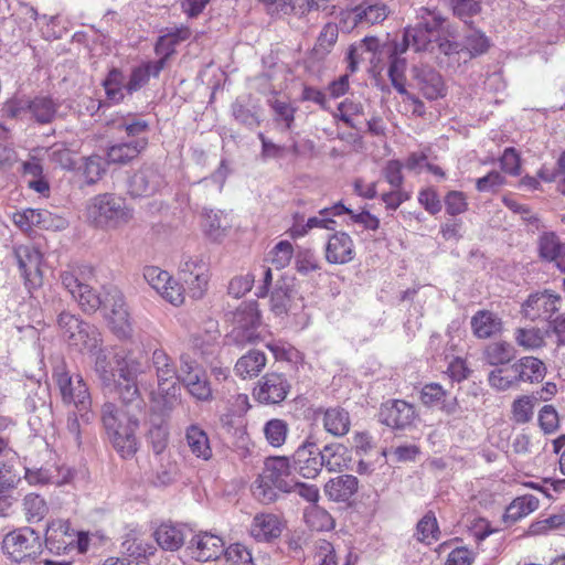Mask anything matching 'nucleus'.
I'll return each mask as SVG.
<instances>
[{"mask_svg":"<svg viewBox=\"0 0 565 565\" xmlns=\"http://www.w3.org/2000/svg\"><path fill=\"white\" fill-rule=\"evenodd\" d=\"M122 403L120 411L107 402L102 406L103 426L114 448L122 458L131 457L138 449L136 431L146 415L147 404L141 397L136 381L118 385Z\"/></svg>","mask_w":565,"mask_h":565,"instance_id":"1","label":"nucleus"},{"mask_svg":"<svg viewBox=\"0 0 565 565\" xmlns=\"http://www.w3.org/2000/svg\"><path fill=\"white\" fill-rule=\"evenodd\" d=\"M295 488V476L287 457H273L265 461L262 473L252 486L253 495L268 504L278 498V492L290 493Z\"/></svg>","mask_w":565,"mask_h":565,"instance_id":"2","label":"nucleus"},{"mask_svg":"<svg viewBox=\"0 0 565 565\" xmlns=\"http://www.w3.org/2000/svg\"><path fill=\"white\" fill-rule=\"evenodd\" d=\"M52 379L58 388L64 405L73 406L84 424L89 425L95 414L88 386L79 374H71L64 362L53 369Z\"/></svg>","mask_w":565,"mask_h":565,"instance_id":"3","label":"nucleus"},{"mask_svg":"<svg viewBox=\"0 0 565 565\" xmlns=\"http://www.w3.org/2000/svg\"><path fill=\"white\" fill-rule=\"evenodd\" d=\"M87 220L100 228H117L132 218L126 202L110 193L98 194L86 206Z\"/></svg>","mask_w":565,"mask_h":565,"instance_id":"4","label":"nucleus"},{"mask_svg":"<svg viewBox=\"0 0 565 565\" xmlns=\"http://www.w3.org/2000/svg\"><path fill=\"white\" fill-rule=\"evenodd\" d=\"M92 274L88 267H70L60 274L63 287L85 313L96 312L103 303L100 295L88 284Z\"/></svg>","mask_w":565,"mask_h":565,"instance_id":"5","label":"nucleus"},{"mask_svg":"<svg viewBox=\"0 0 565 565\" xmlns=\"http://www.w3.org/2000/svg\"><path fill=\"white\" fill-rule=\"evenodd\" d=\"M57 324L68 345L81 352L97 351L102 344L99 330L94 324L83 321L76 315L62 311L57 317Z\"/></svg>","mask_w":565,"mask_h":565,"instance_id":"6","label":"nucleus"},{"mask_svg":"<svg viewBox=\"0 0 565 565\" xmlns=\"http://www.w3.org/2000/svg\"><path fill=\"white\" fill-rule=\"evenodd\" d=\"M420 22L405 30L401 46V52H406L412 47L415 52L428 50L431 42V33L436 31L445 21V18L436 8L422 7L418 10Z\"/></svg>","mask_w":565,"mask_h":565,"instance_id":"7","label":"nucleus"},{"mask_svg":"<svg viewBox=\"0 0 565 565\" xmlns=\"http://www.w3.org/2000/svg\"><path fill=\"white\" fill-rule=\"evenodd\" d=\"M232 330L226 335L228 343L243 347L259 338L260 315L255 302H244L232 312Z\"/></svg>","mask_w":565,"mask_h":565,"instance_id":"8","label":"nucleus"},{"mask_svg":"<svg viewBox=\"0 0 565 565\" xmlns=\"http://www.w3.org/2000/svg\"><path fill=\"white\" fill-rule=\"evenodd\" d=\"M41 546L39 534L31 527H22L10 532L2 541L4 553L15 563L35 557L40 553Z\"/></svg>","mask_w":565,"mask_h":565,"instance_id":"9","label":"nucleus"},{"mask_svg":"<svg viewBox=\"0 0 565 565\" xmlns=\"http://www.w3.org/2000/svg\"><path fill=\"white\" fill-rule=\"evenodd\" d=\"M179 279L193 299L202 298L210 280L209 264L199 256L185 257L179 267Z\"/></svg>","mask_w":565,"mask_h":565,"instance_id":"10","label":"nucleus"},{"mask_svg":"<svg viewBox=\"0 0 565 565\" xmlns=\"http://www.w3.org/2000/svg\"><path fill=\"white\" fill-rule=\"evenodd\" d=\"M13 255L26 288L32 289L41 286V252L33 245H19L14 247Z\"/></svg>","mask_w":565,"mask_h":565,"instance_id":"11","label":"nucleus"},{"mask_svg":"<svg viewBox=\"0 0 565 565\" xmlns=\"http://www.w3.org/2000/svg\"><path fill=\"white\" fill-rule=\"evenodd\" d=\"M298 301L301 302L302 299L298 297L294 278L281 276L270 294V310L276 316L295 313L302 308V305H299Z\"/></svg>","mask_w":565,"mask_h":565,"instance_id":"12","label":"nucleus"},{"mask_svg":"<svg viewBox=\"0 0 565 565\" xmlns=\"http://www.w3.org/2000/svg\"><path fill=\"white\" fill-rule=\"evenodd\" d=\"M561 305L559 295L545 290L529 296L522 305V313L530 321H547L559 310Z\"/></svg>","mask_w":565,"mask_h":565,"instance_id":"13","label":"nucleus"},{"mask_svg":"<svg viewBox=\"0 0 565 565\" xmlns=\"http://www.w3.org/2000/svg\"><path fill=\"white\" fill-rule=\"evenodd\" d=\"M294 469L303 478H316L323 468L321 450L316 441L308 437L292 455Z\"/></svg>","mask_w":565,"mask_h":565,"instance_id":"14","label":"nucleus"},{"mask_svg":"<svg viewBox=\"0 0 565 565\" xmlns=\"http://www.w3.org/2000/svg\"><path fill=\"white\" fill-rule=\"evenodd\" d=\"M416 418L414 405L403 399H391L381 405L379 420L392 429H405Z\"/></svg>","mask_w":565,"mask_h":565,"instance_id":"15","label":"nucleus"},{"mask_svg":"<svg viewBox=\"0 0 565 565\" xmlns=\"http://www.w3.org/2000/svg\"><path fill=\"white\" fill-rule=\"evenodd\" d=\"M411 72L416 88L425 98L436 100L446 95V85L443 76L431 66H413Z\"/></svg>","mask_w":565,"mask_h":565,"instance_id":"16","label":"nucleus"},{"mask_svg":"<svg viewBox=\"0 0 565 565\" xmlns=\"http://www.w3.org/2000/svg\"><path fill=\"white\" fill-rule=\"evenodd\" d=\"M164 185V178L154 166H142L129 179V193L132 196H150Z\"/></svg>","mask_w":565,"mask_h":565,"instance_id":"17","label":"nucleus"},{"mask_svg":"<svg viewBox=\"0 0 565 565\" xmlns=\"http://www.w3.org/2000/svg\"><path fill=\"white\" fill-rule=\"evenodd\" d=\"M189 548L199 562L215 561L224 553V541L218 535L201 532L191 539Z\"/></svg>","mask_w":565,"mask_h":565,"instance_id":"18","label":"nucleus"},{"mask_svg":"<svg viewBox=\"0 0 565 565\" xmlns=\"http://www.w3.org/2000/svg\"><path fill=\"white\" fill-rule=\"evenodd\" d=\"M73 477V472L68 467L51 465L41 468H25L24 479L31 486H63Z\"/></svg>","mask_w":565,"mask_h":565,"instance_id":"19","label":"nucleus"},{"mask_svg":"<svg viewBox=\"0 0 565 565\" xmlns=\"http://www.w3.org/2000/svg\"><path fill=\"white\" fill-rule=\"evenodd\" d=\"M324 257L329 264L343 265L355 257L354 243L345 232H335L327 242Z\"/></svg>","mask_w":565,"mask_h":565,"instance_id":"20","label":"nucleus"},{"mask_svg":"<svg viewBox=\"0 0 565 565\" xmlns=\"http://www.w3.org/2000/svg\"><path fill=\"white\" fill-rule=\"evenodd\" d=\"M75 541L76 534L71 529L68 521L55 520L47 525L45 544L51 552L65 553L68 548L74 547Z\"/></svg>","mask_w":565,"mask_h":565,"instance_id":"21","label":"nucleus"},{"mask_svg":"<svg viewBox=\"0 0 565 565\" xmlns=\"http://www.w3.org/2000/svg\"><path fill=\"white\" fill-rule=\"evenodd\" d=\"M289 388L290 385L282 374L268 373L263 377L255 396L260 403L278 404L286 398Z\"/></svg>","mask_w":565,"mask_h":565,"instance_id":"22","label":"nucleus"},{"mask_svg":"<svg viewBox=\"0 0 565 565\" xmlns=\"http://www.w3.org/2000/svg\"><path fill=\"white\" fill-rule=\"evenodd\" d=\"M315 414L316 418L321 416L322 426L328 434L343 437L350 431L351 419L349 412L344 408L340 406L318 408Z\"/></svg>","mask_w":565,"mask_h":565,"instance_id":"23","label":"nucleus"},{"mask_svg":"<svg viewBox=\"0 0 565 565\" xmlns=\"http://www.w3.org/2000/svg\"><path fill=\"white\" fill-rule=\"evenodd\" d=\"M448 393L438 383L425 384L419 393V399L426 407H438L447 415L455 414L458 409V403L456 398L447 401Z\"/></svg>","mask_w":565,"mask_h":565,"instance_id":"24","label":"nucleus"},{"mask_svg":"<svg viewBox=\"0 0 565 565\" xmlns=\"http://www.w3.org/2000/svg\"><path fill=\"white\" fill-rule=\"evenodd\" d=\"M382 51L388 55L390 66L387 74L393 87L399 94H406L405 71L407 63L406 60L401 56L404 52H401L398 43L385 44L382 46Z\"/></svg>","mask_w":565,"mask_h":565,"instance_id":"25","label":"nucleus"},{"mask_svg":"<svg viewBox=\"0 0 565 565\" xmlns=\"http://www.w3.org/2000/svg\"><path fill=\"white\" fill-rule=\"evenodd\" d=\"M548 335L550 329L535 326L518 327L513 330L515 345L527 352H536L545 348Z\"/></svg>","mask_w":565,"mask_h":565,"instance_id":"26","label":"nucleus"},{"mask_svg":"<svg viewBox=\"0 0 565 565\" xmlns=\"http://www.w3.org/2000/svg\"><path fill=\"white\" fill-rule=\"evenodd\" d=\"M471 329L478 339H489L500 334L503 330L502 319L489 310H479L471 317Z\"/></svg>","mask_w":565,"mask_h":565,"instance_id":"27","label":"nucleus"},{"mask_svg":"<svg viewBox=\"0 0 565 565\" xmlns=\"http://www.w3.org/2000/svg\"><path fill=\"white\" fill-rule=\"evenodd\" d=\"M146 149L143 141L122 140L107 148V163L127 164L137 159Z\"/></svg>","mask_w":565,"mask_h":565,"instance_id":"28","label":"nucleus"},{"mask_svg":"<svg viewBox=\"0 0 565 565\" xmlns=\"http://www.w3.org/2000/svg\"><path fill=\"white\" fill-rule=\"evenodd\" d=\"M114 126L116 130L124 131L126 134V138L124 140L143 141L145 147H148L150 125L147 120L137 116L127 115L114 120Z\"/></svg>","mask_w":565,"mask_h":565,"instance_id":"29","label":"nucleus"},{"mask_svg":"<svg viewBox=\"0 0 565 565\" xmlns=\"http://www.w3.org/2000/svg\"><path fill=\"white\" fill-rule=\"evenodd\" d=\"M541 258L554 262L557 268L565 271V244H562L555 233H544L539 238Z\"/></svg>","mask_w":565,"mask_h":565,"instance_id":"30","label":"nucleus"},{"mask_svg":"<svg viewBox=\"0 0 565 565\" xmlns=\"http://www.w3.org/2000/svg\"><path fill=\"white\" fill-rule=\"evenodd\" d=\"M162 70V61H149L134 67L125 86L126 92L130 95L138 92L148 84L150 77H159Z\"/></svg>","mask_w":565,"mask_h":565,"instance_id":"31","label":"nucleus"},{"mask_svg":"<svg viewBox=\"0 0 565 565\" xmlns=\"http://www.w3.org/2000/svg\"><path fill=\"white\" fill-rule=\"evenodd\" d=\"M358 478L352 475H341L330 479L324 486L326 494L335 502H345L358 491Z\"/></svg>","mask_w":565,"mask_h":565,"instance_id":"32","label":"nucleus"},{"mask_svg":"<svg viewBox=\"0 0 565 565\" xmlns=\"http://www.w3.org/2000/svg\"><path fill=\"white\" fill-rule=\"evenodd\" d=\"M119 379L124 382L136 381L137 376L145 372L146 364L138 356L125 350H118L114 353Z\"/></svg>","mask_w":565,"mask_h":565,"instance_id":"33","label":"nucleus"},{"mask_svg":"<svg viewBox=\"0 0 565 565\" xmlns=\"http://www.w3.org/2000/svg\"><path fill=\"white\" fill-rule=\"evenodd\" d=\"M388 15V9L384 3H362L348 13V18L354 25H373L383 22Z\"/></svg>","mask_w":565,"mask_h":565,"instance_id":"34","label":"nucleus"},{"mask_svg":"<svg viewBox=\"0 0 565 565\" xmlns=\"http://www.w3.org/2000/svg\"><path fill=\"white\" fill-rule=\"evenodd\" d=\"M250 533L258 541L276 539L281 533V522L273 513L256 514L250 526Z\"/></svg>","mask_w":565,"mask_h":565,"instance_id":"35","label":"nucleus"},{"mask_svg":"<svg viewBox=\"0 0 565 565\" xmlns=\"http://www.w3.org/2000/svg\"><path fill=\"white\" fill-rule=\"evenodd\" d=\"M321 450L323 467L330 471H342L349 468L351 461V452L347 446L340 443H331L326 445Z\"/></svg>","mask_w":565,"mask_h":565,"instance_id":"36","label":"nucleus"},{"mask_svg":"<svg viewBox=\"0 0 565 565\" xmlns=\"http://www.w3.org/2000/svg\"><path fill=\"white\" fill-rule=\"evenodd\" d=\"M515 361L521 383L534 384L544 380L547 369L541 359L534 355H524Z\"/></svg>","mask_w":565,"mask_h":565,"instance_id":"37","label":"nucleus"},{"mask_svg":"<svg viewBox=\"0 0 565 565\" xmlns=\"http://www.w3.org/2000/svg\"><path fill=\"white\" fill-rule=\"evenodd\" d=\"M516 361L494 367L488 374L489 385L500 392L518 386L520 382Z\"/></svg>","mask_w":565,"mask_h":565,"instance_id":"38","label":"nucleus"},{"mask_svg":"<svg viewBox=\"0 0 565 565\" xmlns=\"http://www.w3.org/2000/svg\"><path fill=\"white\" fill-rule=\"evenodd\" d=\"M185 440L196 458L205 461L212 458L213 451L209 436L199 425L193 424L185 429Z\"/></svg>","mask_w":565,"mask_h":565,"instance_id":"39","label":"nucleus"},{"mask_svg":"<svg viewBox=\"0 0 565 565\" xmlns=\"http://www.w3.org/2000/svg\"><path fill=\"white\" fill-rule=\"evenodd\" d=\"M515 348L507 341H494L489 343L483 350V360L487 364L494 367L509 364L514 360Z\"/></svg>","mask_w":565,"mask_h":565,"instance_id":"40","label":"nucleus"},{"mask_svg":"<svg viewBox=\"0 0 565 565\" xmlns=\"http://www.w3.org/2000/svg\"><path fill=\"white\" fill-rule=\"evenodd\" d=\"M158 545L166 551H178L184 543L183 529L171 523H162L153 534Z\"/></svg>","mask_w":565,"mask_h":565,"instance_id":"41","label":"nucleus"},{"mask_svg":"<svg viewBox=\"0 0 565 565\" xmlns=\"http://www.w3.org/2000/svg\"><path fill=\"white\" fill-rule=\"evenodd\" d=\"M265 365V353L258 350H250L237 360L234 371L242 379L254 377L262 372Z\"/></svg>","mask_w":565,"mask_h":565,"instance_id":"42","label":"nucleus"},{"mask_svg":"<svg viewBox=\"0 0 565 565\" xmlns=\"http://www.w3.org/2000/svg\"><path fill=\"white\" fill-rule=\"evenodd\" d=\"M28 114L39 124H49L54 120L57 104L47 96H38L28 100Z\"/></svg>","mask_w":565,"mask_h":565,"instance_id":"43","label":"nucleus"},{"mask_svg":"<svg viewBox=\"0 0 565 565\" xmlns=\"http://www.w3.org/2000/svg\"><path fill=\"white\" fill-rule=\"evenodd\" d=\"M151 365L154 370L157 384L177 381V367L172 359L161 349L152 352Z\"/></svg>","mask_w":565,"mask_h":565,"instance_id":"44","label":"nucleus"},{"mask_svg":"<svg viewBox=\"0 0 565 565\" xmlns=\"http://www.w3.org/2000/svg\"><path fill=\"white\" fill-rule=\"evenodd\" d=\"M156 391L150 393L151 401L160 405L163 411H171L180 402L181 388L178 381L168 384H157Z\"/></svg>","mask_w":565,"mask_h":565,"instance_id":"45","label":"nucleus"},{"mask_svg":"<svg viewBox=\"0 0 565 565\" xmlns=\"http://www.w3.org/2000/svg\"><path fill=\"white\" fill-rule=\"evenodd\" d=\"M313 565H337L334 546L327 539L317 536L309 543Z\"/></svg>","mask_w":565,"mask_h":565,"instance_id":"46","label":"nucleus"},{"mask_svg":"<svg viewBox=\"0 0 565 565\" xmlns=\"http://www.w3.org/2000/svg\"><path fill=\"white\" fill-rule=\"evenodd\" d=\"M181 384L186 388L188 393L200 402H207L212 399V387L204 371L190 375L184 379Z\"/></svg>","mask_w":565,"mask_h":565,"instance_id":"47","label":"nucleus"},{"mask_svg":"<svg viewBox=\"0 0 565 565\" xmlns=\"http://www.w3.org/2000/svg\"><path fill=\"white\" fill-rule=\"evenodd\" d=\"M121 547L125 554L136 559L147 558L156 552V547L152 543L137 536L135 533L126 535Z\"/></svg>","mask_w":565,"mask_h":565,"instance_id":"48","label":"nucleus"},{"mask_svg":"<svg viewBox=\"0 0 565 565\" xmlns=\"http://www.w3.org/2000/svg\"><path fill=\"white\" fill-rule=\"evenodd\" d=\"M103 86L109 102L118 104L125 98V75L120 70L111 68L103 81Z\"/></svg>","mask_w":565,"mask_h":565,"instance_id":"49","label":"nucleus"},{"mask_svg":"<svg viewBox=\"0 0 565 565\" xmlns=\"http://www.w3.org/2000/svg\"><path fill=\"white\" fill-rule=\"evenodd\" d=\"M105 172L106 168L103 158L97 154L83 158L82 163L77 168V173L86 184H95Z\"/></svg>","mask_w":565,"mask_h":565,"instance_id":"50","label":"nucleus"},{"mask_svg":"<svg viewBox=\"0 0 565 565\" xmlns=\"http://www.w3.org/2000/svg\"><path fill=\"white\" fill-rule=\"evenodd\" d=\"M95 372L104 386H111L116 382V363L114 355L110 358L105 350L97 349Z\"/></svg>","mask_w":565,"mask_h":565,"instance_id":"51","label":"nucleus"},{"mask_svg":"<svg viewBox=\"0 0 565 565\" xmlns=\"http://www.w3.org/2000/svg\"><path fill=\"white\" fill-rule=\"evenodd\" d=\"M440 531L435 514L427 512L417 523V540L425 544H431L439 540Z\"/></svg>","mask_w":565,"mask_h":565,"instance_id":"52","label":"nucleus"},{"mask_svg":"<svg viewBox=\"0 0 565 565\" xmlns=\"http://www.w3.org/2000/svg\"><path fill=\"white\" fill-rule=\"evenodd\" d=\"M206 340L203 339L200 334L193 337L194 349L200 352L204 360H207L210 356L214 355L216 351V340L220 337L216 321H209V329L206 330Z\"/></svg>","mask_w":565,"mask_h":565,"instance_id":"53","label":"nucleus"},{"mask_svg":"<svg viewBox=\"0 0 565 565\" xmlns=\"http://www.w3.org/2000/svg\"><path fill=\"white\" fill-rule=\"evenodd\" d=\"M539 499L532 494L514 499L507 509V518L518 521L539 508Z\"/></svg>","mask_w":565,"mask_h":565,"instance_id":"54","label":"nucleus"},{"mask_svg":"<svg viewBox=\"0 0 565 565\" xmlns=\"http://www.w3.org/2000/svg\"><path fill=\"white\" fill-rule=\"evenodd\" d=\"M307 525L312 531H329L333 527L332 516L323 509L312 505L306 509L303 514Z\"/></svg>","mask_w":565,"mask_h":565,"instance_id":"55","label":"nucleus"},{"mask_svg":"<svg viewBox=\"0 0 565 565\" xmlns=\"http://www.w3.org/2000/svg\"><path fill=\"white\" fill-rule=\"evenodd\" d=\"M536 398L523 395L515 398L511 406L512 420L516 424H526L533 418Z\"/></svg>","mask_w":565,"mask_h":565,"instance_id":"56","label":"nucleus"},{"mask_svg":"<svg viewBox=\"0 0 565 565\" xmlns=\"http://www.w3.org/2000/svg\"><path fill=\"white\" fill-rule=\"evenodd\" d=\"M263 431L270 446L280 447L286 441L289 428L285 420L273 418L264 425Z\"/></svg>","mask_w":565,"mask_h":565,"instance_id":"57","label":"nucleus"},{"mask_svg":"<svg viewBox=\"0 0 565 565\" xmlns=\"http://www.w3.org/2000/svg\"><path fill=\"white\" fill-rule=\"evenodd\" d=\"M107 320L110 330L118 339H128L132 335V323L128 310L108 313Z\"/></svg>","mask_w":565,"mask_h":565,"instance_id":"58","label":"nucleus"},{"mask_svg":"<svg viewBox=\"0 0 565 565\" xmlns=\"http://www.w3.org/2000/svg\"><path fill=\"white\" fill-rule=\"evenodd\" d=\"M23 507L29 522H40L49 511L45 500L35 493H29L24 497Z\"/></svg>","mask_w":565,"mask_h":565,"instance_id":"59","label":"nucleus"},{"mask_svg":"<svg viewBox=\"0 0 565 565\" xmlns=\"http://www.w3.org/2000/svg\"><path fill=\"white\" fill-rule=\"evenodd\" d=\"M28 423L35 434H42L53 424L51 406L45 401H40L39 412L29 416Z\"/></svg>","mask_w":565,"mask_h":565,"instance_id":"60","label":"nucleus"},{"mask_svg":"<svg viewBox=\"0 0 565 565\" xmlns=\"http://www.w3.org/2000/svg\"><path fill=\"white\" fill-rule=\"evenodd\" d=\"M380 41L375 36H365L358 45H351L348 52L349 70L354 73L358 70L359 51L365 50L371 53H376L380 50Z\"/></svg>","mask_w":565,"mask_h":565,"instance_id":"61","label":"nucleus"},{"mask_svg":"<svg viewBox=\"0 0 565 565\" xmlns=\"http://www.w3.org/2000/svg\"><path fill=\"white\" fill-rule=\"evenodd\" d=\"M203 227L211 238L218 239L225 234L227 222L222 212L210 211L204 214Z\"/></svg>","mask_w":565,"mask_h":565,"instance_id":"62","label":"nucleus"},{"mask_svg":"<svg viewBox=\"0 0 565 565\" xmlns=\"http://www.w3.org/2000/svg\"><path fill=\"white\" fill-rule=\"evenodd\" d=\"M228 565H253L250 551L243 544H231L222 554Z\"/></svg>","mask_w":565,"mask_h":565,"instance_id":"63","label":"nucleus"},{"mask_svg":"<svg viewBox=\"0 0 565 565\" xmlns=\"http://www.w3.org/2000/svg\"><path fill=\"white\" fill-rule=\"evenodd\" d=\"M268 104L274 110L275 120L277 122H284L287 130L291 129L295 121L296 108L291 104L278 98L269 99Z\"/></svg>","mask_w":565,"mask_h":565,"instance_id":"64","label":"nucleus"}]
</instances>
